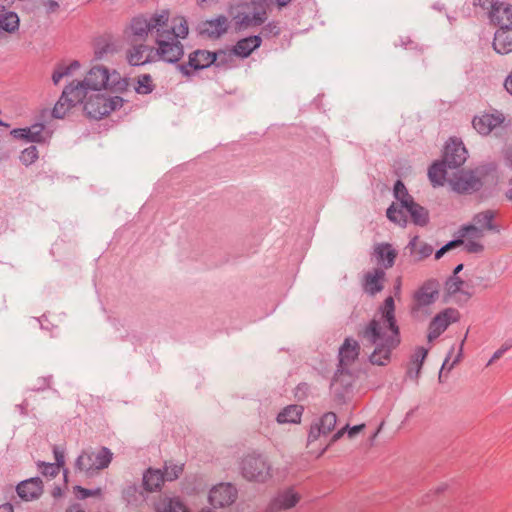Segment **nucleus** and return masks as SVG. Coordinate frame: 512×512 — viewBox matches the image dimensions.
Masks as SVG:
<instances>
[{"label": "nucleus", "instance_id": "nucleus-1", "mask_svg": "<svg viewBox=\"0 0 512 512\" xmlns=\"http://www.w3.org/2000/svg\"><path fill=\"white\" fill-rule=\"evenodd\" d=\"M364 345L373 348L371 364L385 366L391 360L392 351L400 343L399 327L395 319V303L390 296L384 301L379 317H375L361 332Z\"/></svg>", "mask_w": 512, "mask_h": 512}, {"label": "nucleus", "instance_id": "nucleus-2", "mask_svg": "<svg viewBox=\"0 0 512 512\" xmlns=\"http://www.w3.org/2000/svg\"><path fill=\"white\" fill-rule=\"evenodd\" d=\"M189 25L187 19L182 15H170V22L167 26L161 27L156 34L154 54L155 58L174 63L181 59L184 54V47L181 40L187 38Z\"/></svg>", "mask_w": 512, "mask_h": 512}, {"label": "nucleus", "instance_id": "nucleus-3", "mask_svg": "<svg viewBox=\"0 0 512 512\" xmlns=\"http://www.w3.org/2000/svg\"><path fill=\"white\" fill-rule=\"evenodd\" d=\"M73 88L83 90V99L91 92H99L101 90H112L115 92H123L128 87V81L122 77L116 70H109L103 65H95L91 67L85 74L82 81L70 83Z\"/></svg>", "mask_w": 512, "mask_h": 512}, {"label": "nucleus", "instance_id": "nucleus-4", "mask_svg": "<svg viewBox=\"0 0 512 512\" xmlns=\"http://www.w3.org/2000/svg\"><path fill=\"white\" fill-rule=\"evenodd\" d=\"M170 22V11L162 9L154 12L149 17L138 16L131 20L124 30V38L129 44L145 42L149 34L155 38L161 27Z\"/></svg>", "mask_w": 512, "mask_h": 512}, {"label": "nucleus", "instance_id": "nucleus-5", "mask_svg": "<svg viewBox=\"0 0 512 512\" xmlns=\"http://www.w3.org/2000/svg\"><path fill=\"white\" fill-rule=\"evenodd\" d=\"M80 104L83 105L88 117L100 119L122 107L123 99L119 96L107 97L99 92H91Z\"/></svg>", "mask_w": 512, "mask_h": 512}, {"label": "nucleus", "instance_id": "nucleus-6", "mask_svg": "<svg viewBox=\"0 0 512 512\" xmlns=\"http://www.w3.org/2000/svg\"><path fill=\"white\" fill-rule=\"evenodd\" d=\"M112 453L109 449L102 447L83 451L76 461V467L86 476H92L110 464Z\"/></svg>", "mask_w": 512, "mask_h": 512}, {"label": "nucleus", "instance_id": "nucleus-7", "mask_svg": "<svg viewBox=\"0 0 512 512\" xmlns=\"http://www.w3.org/2000/svg\"><path fill=\"white\" fill-rule=\"evenodd\" d=\"M241 471L249 481L265 482L271 476L270 466L259 455H247L242 459Z\"/></svg>", "mask_w": 512, "mask_h": 512}, {"label": "nucleus", "instance_id": "nucleus-8", "mask_svg": "<svg viewBox=\"0 0 512 512\" xmlns=\"http://www.w3.org/2000/svg\"><path fill=\"white\" fill-rule=\"evenodd\" d=\"M506 118L501 111L488 110L472 118V126L480 135L487 136L505 126Z\"/></svg>", "mask_w": 512, "mask_h": 512}, {"label": "nucleus", "instance_id": "nucleus-9", "mask_svg": "<svg viewBox=\"0 0 512 512\" xmlns=\"http://www.w3.org/2000/svg\"><path fill=\"white\" fill-rule=\"evenodd\" d=\"M439 283L434 280L425 282L414 294L412 311L416 314H428V307L439 297Z\"/></svg>", "mask_w": 512, "mask_h": 512}, {"label": "nucleus", "instance_id": "nucleus-10", "mask_svg": "<svg viewBox=\"0 0 512 512\" xmlns=\"http://www.w3.org/2000/svg\"><path fill=\"white\" fill-rule=\"evenodd\" d=\"M474 5L489 9L491 21L499 27H512V5L497 0H474Z\"/></svg>", "mask_w": 512, "mask_h": 512}, {"label": "nucleus", "instance_id": "nucleus-11", "mask_svg": "<svg viewBox=\"0 0 512 512\" xmlns=\"http://www.w3.org/2000/svg\"><path fill=\"white\" fill-rule=\"evenodd\" d=\"M460 318L459 312L454 308H446L437 313L429 322L427 328V340L435 341L446 329Z\"/></svg>", "mask_w": 512, "mask_h": 512}, {"label": "nucleus", "instance_id": "nucleus-12", "mask_svg": "<svg viewBox=\"0 0 512 512\" xmlns=\"http://www.w3.org/2000/svg\"><path fill=\"white\" fill-rule=\"evenodd\" d=\"M235 19L240 28L261 25L266 20V0H252Z\"/></svg>", "mask_w": 512, "mask_h": 512}, {"label": "nucleus", "instance_id": "nucleus-13", "mask_svg": "<svg viewBox=\"0 0 512 512\" xmlns=\"http://www.w3.org/2000/svg\"><path fill=\"white\" fill-rule=\"evenodd\" d=\"M452 190L460 194H470L478 191L483 181L473 171H459L449 179Z\"/></svg>", "mask_w": 512, "mask_h": 512}, {"label": "nucleus", "instance_id": "nucleus-14", "mask_svg": "<svg viewBox=\"0 0 512 512\" xmlns=\"http://www.w3.org/2000/svg\"><path fill=\"white\" fill-rule=\"evenodd\" d=\"M83 90L80 88L75 89L71 84L65 87L62 92V95L58 102L55 104L53 108V116L55 118H63L67 115L69 110L80 102H83Z\"/></svg>", "mask_w": 512, "mask_h": 512}, {"label": "nucleus", "instance_id": "nucleus-15", "mask_svg": "<svg viewBox=\"0 0 512 512\" xmlns=\"http://www.w3.org/2000/svg\"><path fill=\"white\" fill-rule=\"evenodd\" d=\"M83 90L80 88L75 89L71 84L65 87L62 92V95L58 102L55 104L53 108V116L55 118H63L67 115L69 110L80 102H83Z\"/></svg>", "mask_w": 512, "mask_h": 512}, {"label": "nucleus", "instance_id": "nucleus-16", "mask_svg": "<svg viewBox=\"0 0 512 512\" xmlns=\"http://www.w3.org/2000/svg\"><path fill=\"white\" fill-rule=\"evenodd\" d=\"M131 47L126 52V59L130 65L139 66L154 61V47L144 42L130 44Z\"/></svg>", "mask_w": 512, "mask_h": 512}, {"label": "nucleus", "instance_id": "nucleus-17", "mask_svg": "<svg viewBox=\"0 0 512 512\" xmlns=\"http://www.w3.org/2000/svg\"><path fill=\"white\" fill-rule=\"evenodd\" d=\"M236 489L231 484H218L209 493V502L214 507H225L231 505L236 499Z\"/></svg>", "mask_w": 512, "mask_h": 512}, {"label": "nucleus", "instance_id": "nucleus-18", "mask_svg": "<svg viewBox=\"0 0 512 512\" xmlns=\"http://www.w3.org/2000/svg\"><path fill=\"white\" fill-rule=\"evenodd\" d=\"M343 435L344 429H340L332 436L329 442H326L325 440H322V438H325L326 436L323 435L322 431L317 425H314L310 429L307 446L311 452L316 453L319 456L327 449L331 443L337 441Z\"/></svg>", "mask_w": 512, "mask_h": 512}, {"label": "nucleus", "instance_id": "nucleus-19", "mask_svg": "<svg viewBox=\"0 0 512 512\" xmlns=\"http://www.w3.org/2000/svg\"><path fill=\"white\" fill-rule=\"evenodd\" d=\"M467 159V150L462 141L451 139L447 142L444 152V163L449 167H459Z\"/></svg>", "mask_w": 512, "mask_h": 512}, {"label": "nucleus", "instance_id": "nucleus-20", "mask_svg": "<svg viewBox=\"0 0 512 512\" xmlns=\"http://www.w3.org/2000/svg\"><path fill=\"white\" fill-rule=\"evenodd\" d=\"M485 233L486 231L481 228L469 224L462 229V237L464 240L460 241V244H464L465 250L469 253H479L484 249L482 239Z\"/></svg>", "mask_w": 512, "mask_h": 512}, {"label": "nucleus", "instance_id": "nucleus-21", "mask_svg": "<svg viewBox=\"0 0 512 512\" xmlns=\"http://www.w3.org/2000/svg\"><path fill=\"white\" fill-rule=\"evenodd\" d=\"M300 495L293 489L279 492L271 501L268 512H279L293 508L299 501Z\"/></svg>", "mask_w": 512, "mask_h": 512}, {"label": "nucleus", "instance_id": "nucleus-22", "mask_svg": "<svg viewBox=\"0 0 512 512\" xmlns=\"http://www.w3.org/2000/svg\"><path fill=\"white\" fill-rule=\"evenodd\" d=\"M155 512H193L179 497L177 496H161L153 504ZM200 512H210L203 509Z\"/></svg>", "mask_w": 512, "mask_h": 512}, {"label": "nucleus", "instance_id": "nucleus-23", "mask_svg": "<svg viewBox=\"0 0 512 512\" xmlns=\"http://www.w3.org/2000/svg\"><path fill=\"white\" fill-rule=\"evenodd\" d=\"M228 29V19L225 16H218L212 20L203 21L199 25L200 34L209 38H218Z\"/></svg>", "mask_w": 512, "mask_h": 512}, {"label": "nucleus", "instance_id": "nucleus-24", "mask_svg": "<svg viewBox=\"0 0 512 512\" xmlns=\"http://www.w3.org/2000/svg\"><path fill=\"white\" fill-rule=\"evenodd\" d=\"M359 343L353 338H346L339 349V363L342 368L349 367L358 358Z\"/></svg>", "mask_w": 512, "mask_h": 512}, {"label": "nucleus", "instance_id": "nucleus-25", "mask_svg": "<svg viewBox=\"0 0 512 512\" xmlns=\"http://www.w3.org/2000/svg\"><path fill=\"white\" fill-rule=\"evenodd\" d=\"M44 130L43 124H34L28 128L13 129L11 135L16 139L41 143L45 141Z\"/></svg>", "mask_w": 512, "mask_h": 512}, {"label": "nucleus", "instance_id": "nucleus-26", "mask_svg": "<svg viewBox=\"0 0 512 512\" xmlns=\"http://www.w3.org/2000/svg\"><path fill=\"white\" fill-rule=\"evenodd\" d=\"M43 492L42 481L39 478H31L22 481L17 486V493L20 498L30 501L38 498Z\"/></svg>", "mask_w": 512, "mask_h": 512}, {"label": "nucleus", "instance_id": "nucleus-27", "mask_svg": "<svg viewBox=\"0 0 512 512\" xmlns=\"http://www.w3.org/2000/svg\"><path fill=\"white\" fill-rule=\"evenodd\" d=\"M493 48L499 54L512 52V27H500L495 32Z\"/></svg>", "mask_w": 512, "mask_h": 512}, {"label": "nucleus", "instance_id": "nucleus-28", "mask_svg": "<svg viewBox=\"0 0 512 512\" xmlns=\"http://www.w3.org/2000/svg\"><path fill=\"white\" fill-rule=\"evenodd\" d=\"M385 272L382 269L376 268L369 271L364 276V290L370 295H375L383 289V281Z\"/></svg>", "mask_w": 512, "mask_h": 512}, {"label": "nucleus", "instance_id": "nucleus-29", "mask_svg": "<svg viewBox=\"0 0 512 512\" xmlns=\"http://www.w3.org/2000/svg\"><path fill=\"white\" fill-rule=\"evenodd\" d=\"M374 254L377 257V262L381 263L385 268L392 267L397 257V251L388 243L375 245Z\"/></svg>", "mask_w": 512, "mask_h": 512}, {"label": "nucleus", "instance_id": "nucleus-30", "mask_svg": "<svg viewBox=\"0 0 512 512\" xmlns=\"http://www.w3.org/2000/svg\"><path fill=\"white\" fill-rule=\"evenodd\" d=\"M81 65L79 61L73 60L69 63H61L57 65L53 74L52 81L55 85H58L64 78H70L79 71Z\"/></svg>", "mask_w": 512, "mask_h": 512}, {"label": "nucleus", "instance_id": "nucleus-31", "mask_svg": "<svg viewBox=\"0 0 512 512\" xmlns=\"http://www.w3.org/2000/svg\"><path fill=\"white\" fill-rule=\"evenodd\" d=\"M216 60V55L206 50H197L190 54L189 65L194 69H203L210 66Z\"/></svg>", "mask_w": 512, "mask_h": 512}, {"label": "nucleus", "instance_id": "nucleus-32", "mask_svg": "<svg viewBox=\"0 0 512 512\" xmlns=\"http://www.w3.org/2000/svg\"><path fill=\"white\" fill-rule=\"evenodd\" d=\"M261 45L259 36H250L239 40L234 46V53L241 57L249 56L256 48Z\"/></svg>", "mask_w": 512, "mask_h": 512}, {"label": "nucleus", "instance_id": "nucleus-33", "mask_svg": "<svg viewBox=\"0 0 512 512\" xmlns=\"http://www.w3.org/2000/svg\"><path fill=\"white\" fill-rule=\"evenodd\" d=\"M428 355V349L424 347H418L411 358L409 367H408V375L410 378H417L420 374L422 365L424 363V360L426 359Z\"/></svg>", "mask_w": 512, "mask_h": 512}, {"label": "nucleus", "instance_id": "nucleus-34", "mask_svg": "<svg viewBox=\"0 0 512 512\" xmlns=\"http://www.w3.org/2000/svg\"><path fill=\"white\" fill-rule=\"evenodd\" d=\"M303 407L300 405H290L285 407L277 416V421L280 424L293 423L297 424L301 420Z\"/></svg>", "mask_w": 512, "mask_h": 512}, {"label": "nucleus", "instance_id": "nucleus-35", "mask_svg": "<svg viewBox=\"0 0 512 512\" xmlns=\"http://www.w3.org/2000/svg\"><path fill=\"white\" fill-rule=\"evenodd\" d=\"M164 481L163 472L158 469H148L143 476L144 487L150 492L159 489Z\"/></svg>", "mask_w": 512, "mask_h": 512}, {"label": "nucleus", "instance_id": "nucleus-36", "mask_svg": "<svg viewBox=\"0 0 512 512\" xmlns=\"http://www.w3.org/2000/svg\"><path fill=\"white\" fill-rule=\"evenodd\" d=\"M469 289V285L456 275L450 277L446 282V291L449 295H456L461 293L464 294L465 298L467 299L471 296Z\"/></svg>", "mask_w": 512, "mask_h": 512}, {"label": "nucleus", "instance_id": "nucleus-37", "mask_svg": "<svg viewBox=\"0 0 512 512\" xmlns=\"http://www.w3.org/2000/svg\"><path fill=\"white\" fill-rule=\"evenodd\" d=\"M495 217V212L492 210H486L477 213L473 219L470 225H473L477 228H481L484 231H491L494 230L493 226V219Z\"/></svg>", "mask_w": 512, "mask_h": 512}, {"label": "nucleus", "instance_id": "nucleus-38", "mask_svg": "<svg viewBox=\"0 0 512 512\" xmlns=\"http://www.w3.org/2000/svg\"><path fill=\"white\" fill-rule=\"evenodd\" d=\"M19 17L15 12H4L0 14V30L7 33H14L19 29Z\"/></svg>", "mask_w": 512, "mask_h": 512}, {"label": "nucleus", "instance_id": "nucleus-39", "mask_svg": "<svg viewBox=\"0 0 512 512\" xmlns=\"http://www.w3.org/2000/svg\"><path fill=\"white\" fill-rule=\"evenodd\" d=\"M407 213H409L415 224L425 225L428 220V212L423 207L416 204L414 201L405 207Z\"/></svg>", "mask_w": 512, "mask_h": 512}, {"label": "nucleus", "instance_id": "nucleus-40", "mask_svg": "<svg viewBox=\"0 0 512 512\" xmlns=\"http://www.w3.org/2000/svg\"><path fill=\"white\" fill-rule=\"evenodd\" d=\"M412 253L418 258L423 259L431 255L433 249L431 246L427 245L424 241L420 240L418 237H415L410 242Z\"/></svg>", "mask_w": 512, "mask_h": 512}, {"label": "nucleus", "instance_id": "nucleus-41", "mask_svg": "<svg viewBox=\"0 0 512 512\" xmlns=\"http://www.w3.org/2000/svg\"><path fill=\"white\" fill-rule=\"evenodd\" d=\"M406 210L400 205L392 204L387 210V217L390 221L399 225L406 223Z\"/></svg>", "mask_w": 512, "mask_h": 512}, {"label": "nucleus", "instance_id": "nucleus-42", "mask_svg": "<svg viewBox=\"0 0 512 512\" xmlns=\"http://www.w3.org/2000/svg\"><path fill=\"white\" fill-rule=\"evenodd\" d=\"M154 89V83L152 77L149 74H143L138 76L135 91L138 94H149Z\"/></svg>", "mask_w": 512, "mask_h": 512}, {"label": "nucleus", "instance_id": "nucleus-43", "mask_svg": "<svg viewBox=\"0 0 512 512\" xmlns=\"http://www.w3.org/2000/svg\"><path fill=\"white\" fill-rule=\"evenodd\" d=\"M337 422L336 414L328 412L322 416L319 423L316 424L322 431L324 436H327L335 427Z\"/></svg>", "mask_w": 512, "mask_h": 512}, {"label": "nucleus", "instance_id": "nucleus-44", "mask_svg": "<svg viewBox=\"0 0 512 512\" xmlns=\"http://www.w3.org/2000/svg\"><path fill=\"white\" fill-rule=\"evenodd\" d=\"M428 176L434 185H442L445 180V169L442 163H434L429 171Z\"/></svg>", "mask_w": 512, "mask_h": 512}, {"label": "nucleus", "instance_id": "nucleus-45", "mask_svg": "<svg viewBox=\"0 0 512 512\" xmlns=\"http://www.w3.org/2000/svg\"><path fill=\"white\" fill-rule=\"evenodd\" d=\"M394 195L403 208L413 202L412 197L407 193L406 187L401 181H397L394 186Z\"/></svg>", "mask_w": 512, "mask_h": 512}, {"label": "nucleus", "instance_id": "nucleus-46", "mask_svg": "<svg viewBox=\"0 0 512 512\" xmlns=\"http://www.w3.org/2000/svg\"><path fill=\"white\" fill-rule=\"evenodd\" d=\"M19 159L21 163L24 164L25 166L33 164L38 159L37 148L35 146H30L24 149L21 152Z\"/></svg>", "mask_w": 512, "mask_h": 512}, {"label": "nucleus", "instance_id": "nucleus-47", "mask_svg": "<svg viewBox=\"0 0 512 512\" xmlns=\"http://www.w3.org/2000/svg\"><path fill=\"white\" fill-rule=\"evenodd\" d=\"M182 471H183L182 465H178V464H174V463H167L165 465V471L163 472V475L165 477V480L173 481L174 479L179 477V475L182 473Z\"/></svg>", "mask_w": 512, "mask_h": 512}, {"label": "nucleus", "instance_id": "nucleus-48", "mask_svg": "<svg viewBox=\"0 0 512 512\" xmlns=\"http://www.w3.org/2000/svg\"><path fill=\"white\" fill-rule=\"evenodd\" d=\"M39 467L44 475L51 477L56 476L60 470L59 466L53 463H41Z\"/></svg>", "mask_w": 512, "mask_h": 512}, {"label": "nucleus", "instance_id": "nucleus-49", "mask_svg": "<svg viewBox=\"0 0 512 512\" xmlns=\"http://www.w3.org/2000/svg\"><path fill=\"white\" fill-rule=\"evenodd\" d=\"M460 241L459 240H456V241H451L450 243L446 244L445 246H443L441 249H439L436 254H435V258L436 259H440L447 251H449L450 249L460 245Z\"/></svg>", "mask_w": 512, "mask_h": 512}, {"label": "nucleus", "instance_id": "nucleus-50", "mask_svg": "<svg viewBox=\"0 0 512 512\" xmlns=\"http://www.w3.org/2000/svg\"><path fill=\"white\" fill-rule=\"evenodd\" d=\"M365 428V424H359L356 426H353L352 428L347 429V427L343 428L344 432L347 430L348 437L354 438L357 434H359L363 429Z\"/></svg>", "mask_w": 512, "mask_h": 512}, {"label": "nucleus", "instance_id": "nucleus-51", "mask_svg": "<svg viewBox=\"0 0 512 512\" xmlns=\"http://www.w3.org/2000/svg\"><path fill=\"white\" fill-rule=\"evenodd\" d=\"M507 348H500L497 351L494 352L491 359L488 361L487 366H490L492 363H494L496 360L500 359L504 353L506 352Z\"/></svg>", "mask_w": 512, "mask_h": 512}, {"label": "nucleus", "instance_id": "nucleus-52", "mask_svg": "<svg viewBox=\"0 0 512 512\" xmlns=\"http://www.w3.org/2000/svg\"><path fill=\"white\" fill-rule=\"evenodd\" d=\"M45 7L49 13H54L58 10L59 4L54 0H48L45 2Z\"/></svg>", "mask_w": 512, "mask_h": 512}, {"label": "nucleus", "instance_id": "nucleus-53", "mask_svg": "<svg viewBox=\"0 0 512 512\" xmlns=\"http://www.w3.org/2000/svg\"><path fill=\"white\" fill-rule=\"evenodd\" d=\"M54 454H55V460H56V463H54L55 465H58L59 468L62 467L64 465V454L60 451H58L57 449H54Z\"/></svg>", "mask_w": 512, "mask_h": 512}, {"label": "nucleus", "instance_id": "nucleus-54", "mask_svg": "<svg viewBox=\"0 0 512 512\" xmlns=\"http://www.w3.org/2000/svg\"><path fill=\"white\" fill-rule=\"evenodd\" d=\"M504 87L512 95V72L505 79Z\"/></svg>", "mask_w": 512, "mask_h": 512}, {"label": "nucleus", "instance_id": "nucleus-55", "mask_svg": "<svg viewBox=\"0 0 512 512\" xmlns=\"http://www.w3.org/2000/svg\"><path fill=\"white\" fill-rule=\"evenodd\" d=\"M508 184H509V188L506 190L505 195H506V197H507L509 200H511V201H512V178H511V179H509Z\"/></svg>", "mask_w": 512, "mask_h": 512}, {"label": "nucleus", "instance_id": "nucleus-56", "mask_svg": "<svg viewBox=\"0 0 512 512\" xmlns=\"http://www.w3.org/2000/svg\"><path fill=\"white\" fill-rule=\"evenodd\" d=\"M0 512H14L11 504H4L0 506Z\"/></svg>", "mask_w": 512, "mask_h": 512}, {"label": "nucleus", "instance_id": "nucleus-57", "mask_svg": "<svg viewBox=\"0 0 512 512\" xmlns=\"http://www.w3.org/2000/svg\"><path fill=\"white\" fill-rule=\"evenodd\" d=\"M279 6L287 5L291 0H274Z\"/></svg>", "mask_w": 512, "mask_h": 512}, {"label": "nucleus", "instance_id": "nucleus-58", "mask_svg": "<svg viewBox=\"0 0 512 512\" xmlns=\"http://www.w3.org/2000/svg\"><path fill=\"white\" fill-rule=\"evenodd\" d=\"M67 512H84L83 510L79 509L76 506H73L67 510Z\"/></svg>", "mask_w": 512, "mask_h": 512}, {"label": "nucleus", "instance_id": "nucleus-59", "mask_svg": "<svg viewBox=\"0 0 512 512\" xmlns=\"http://www.w3.org/2000/svg\"><path fill=\"white\" fill-rule=\"evenodd\" d=\"M462 268H463V265H462V264H459V265L455 268V270H454V275H456V276H457V274L462 270Z\"/></svg>", "mask_w": 512, "mask_h": 512}, {"label": "nucleus", "instance_id": "nucleus-60", "mask_svg": "<svg viewBox=\"0 0 512 512\" xmlns=\"http://www.w3.org/2000/svg\"><path fill=\"white\" fill-rule=\"evenodd\" d=\"M507 161L510 167H512V151L509 153L507 157Z\"/></svg>", "mask_w": 512, "mask_h": 512}, {"label": "nucleus", "instance_id": "nucleus-61", "mask_svg": "<svg viewBox=\"0 0 512 512\" xmlns=\"http://www.w3.org/2000/svg\"><path fill=\"white\" fill-rule=\"evenodd\" d=\"M82 492H83L84 497H88V496L92 495V493L86 489H83Z\"/></svg>", "mask_w": 512, "mask_h": 512}, {"label": "nucleus", "instance_id": "nucleus-62", "mask_svg": "<svg viewBox=\"0 0 512 512\" xmlns=\"http://www.w3.org/2000/svg\"><path fill=\"white\" fill-rule=\"evenodd\" d=\"M9 0H0V10L5 8V2H8Z\"/></svg>", "mask_w": 512, "mask_h": 512}, {"label": "nucleus", "instance_id": "nucleus-63", "mask_svg": "<svg viewBox=\"0 0 512 512\" xmlns=\"http://www.w3.org/2000/svg\"><path fill=\"white\" fill-rule=\"evenodd\" d=\"M96 57H97L98 59H100V58L102 57V54H101V53H99V52H96Z\"/></svg>", "mask_w": 512, "mask_h": 512}, {"label": "nucleus", "instance_id": "nucleus-64", "mask_svg": "<svg viewBox=\"0 0 512 512\" xmlns=\"http://www.w3.org/2000/svg\"><path fill=\"white\" fill-rule=\"evenodd\" d=\"M0 126H7L1 119H0Z\"/></svg>", "mask_w": 512, "mask_h": 512}]
</instances>
